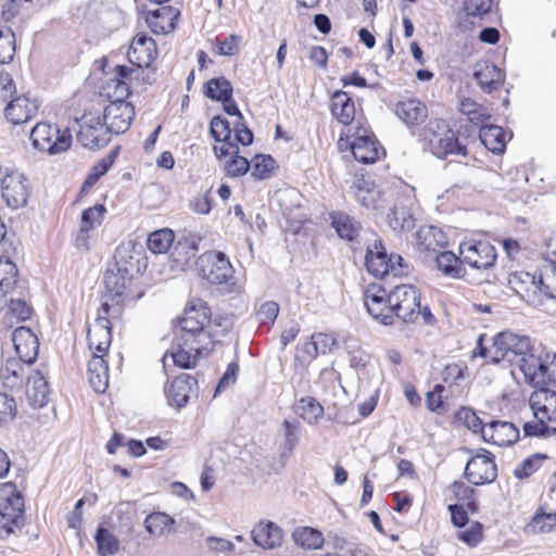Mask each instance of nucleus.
Wrapping results in <instances>:
<instances>
[{
  "mask_svg": "<svg viewBox=\"0 0 556 556\" xmlns=\"http://www.w3.org/2000/svg\"><path fill=\"white\" fill-rule=\"evenodd\" d=\"M417 244L427 251L435 252L443 248L447 241L441 229L433 226H424L416 232Z\"/></svg>",
  "mask_w": 556,
  "mask_h": 556,
  "instance_id": "e433bc0d",
  "label": "nucleus"
},
{
  "mask_svg": "<svg viewBox=\"0 0 556 556\" xmlns=\"http://www.w3.org/2000/svg\"><path fill=\"white\" fill-rule=\"evenodd\" d=\"M479 137L483 146L493 153H501L505 149L506 134L504 129L496 125H482Z\"/></svg>",
  "mask_w": 556,
  "mask_h": 556,
  "instance_id": "c9c22d12",
  "label": "nucleus"
},
{
  "mask_svg": "<svg viewBox=\"0 0 556 556\" xmlns=\"http://www.w3.org/2000/svg\"><path fill=\"white\" fill-rule=\"evenodd\" d=\"M24 498L12 485L4 486L0 498V539H8L24 526Z\"/></svg>",
  "mask_w": 556,
  "mask_h": 556,
  "instance_id": "0eeeda50",
  "label": "nucleus"
},
{
  "mask_svg": "<svg viewBox=\"0 0 556 556\" xmlns=\"http://www.w3.org/2000/svg\"><path fill=\"white\" fill-rule=\"evenodd\" d=\"M251 536L255 545L264 549L278 548L283 543V532L273 521H260L251 531Z\"/></svg>",
  "mask_w": 556,
  "mask_h": 556,
  "instance_id": "a878e982",
  "label": "nucleus"
},
{
  "mask_svg": "<svg viewBox=\"0 0 556 556\" xmlns=\"http://www.w3.org/2000/svg\"><path fill=\"white\" fill-rule=\"evenodd\" d=\"M143 68L144 67H139V66H126V65H118L116 67V78L113 79L111 81V84H109V88H111V86L113 85L114 86V89L116 90V83L118 81H125L128 86H129V83L131 81H142V83H146L148 81V78L144 76V72H143Z\"/></svg>",
  "mask_w": 556,
  "mask_h": 556,
  "instance_id": "864d4df0",
  "label": "nucleus"
},
{
  "mask_svg": "<svg viewBox=\"0 0 556 556\" xmlns=\"http://www.w3.org/2000/svg\"><path fill=\"white\" fill-rule=\"evenodd\" d=\"M204 93L212 100H227L232 96V86L225 77L212 78L206 83Z\"/></svg>",
  "mask_w": 556,
  "mask_h": 556,
  "instance_id": "a18cd8bd",
  "label": "nucleus"
},
{
  "mask_svg": "<svg viewBox=\"0 0 556 556\" xmlns=\"http://www.w3.org/2000/svg\"><path fill=\"white\" fill-rule=\"evenodd\" d=\"M460 111L471 123L479 125L480 127L491 118V113L485 106L470 99L462 101Z\"/></svg>",
  "mask_w": 556,
  "mask_h": 556,
  "instance_id": "49530a36",
  "label": "nucleus"
},
{
  "mask_svg": "<svg viewBox=\"0 0 556 556\" xmlns=\"http://www.w3.org/2000/svg\"><path fill=\"white\" fill-rule=\"evenodd\" d=\"M106 127L98 118L94 124L85 123L77 132V140L88 149H94L108 143Z\"/></svg>",
  "mask_w": 556,
  "mask_h": 556,
  "instance_id": "473e14b6",
  "label": "nucleus"
},
{
  "mask_svg": "<svg viewBox=\"0 0 556 556\" xmlns=\"http://www.w3.org/2000/svg\"><path fill=\"white\" fill-rule=\"evenodd\" d=\"M351 150L354 159L364 164L375 163L381 154H384L383 148L375 136L363 126L356 128Z\"/></svg>",
  "mask_w": 556,
  "mask_h": 556,
  "instance_id": "f3484780",
  "label": "nucleus"
},
{
  "mask_svg": "<svg viewBox=\"0 0 556 556\" xmlns=\"http://www.w3.org/2000/svg\"><path fill=\"white\" fill-rule=\"evenodd\" d=\"M275 161L269 155H256L251 162L252 176L256 179H265L274 168Z\"/></svg>",
  "mask_w": 556,
  "mask_h": 556,
  "instance_id": "052dcab7",
  "label": "nucleus"
},
{
  "mask_svg": "<svg viewBox=\"0 0 556 556\" xmlns=\"http://www.w3.org/2000/svg\"><path fill=\"white\" fill-rule=\"evenodd\" d=\"M205 546L210 552L222 555H230L236 548L233 542L219 536H207Z\"/></svg>",
  "mask_w": 556,
  "mask_h": 556,
  "instance_id": "0e129e2a",
  "label": "nucleus"
},
{
  "mask_svg": "<svg viewBox=\"0 0 556 556\" xmlns=\"http://www.w3.org/2000/svg\"><path fill=\"white\" fill-rule=\"evenodd\" d=\"M556 527V513L535 515L528 528L532 532H548Z\"/></svg>",
  "mask_w": 556,
  "mask_h": 556,
  "instance_id": "e2e57ef3",
  "label": "nucleus"
},
{
  "mask_svg": "<svg viewBox=\"0 0 556 556\" xmlns=\"http://www.w3.org/2000/svg\"><path fill=\"white\" fill-rule=\"evenodd\" d=\"M116 155L117 150H113L109 155L104 156L97 164H94L83 185V189L91 188L103 175H105L110 167L113 165Z\"/></svg>",
  "mask_w": 556,
  "mask_h": 556,
  "instance_id": "8fccbe9b",
  "label": "nucleus"
},
{
  "mask_svg": "<svg viewBox=\"0 0 556 556\" xmlns=\"http://www.w3.org/2000/svg\"><path fill=\"white\" fill-rule=\"evenodd\" d=\"M298 412L309 425L317 424L324 414L323 406L313 397L302 399L298 406Z\"/></svg>",
  "mask_w": 556,
  "mask_h": 556,
  "instance_id": "3c124183",
  "label": "nucleus"
},
{
  "mask_svg": "<svg viewBox=\"0 0 556 556\" xmlns=\"http://www.w3.org/2000/svg\"><path fill=\"white\" fill-rule=\"evenodd\" d=\"M156 55V43L146 34H137L127 52V58L131 65L146 68L150 67Z\"/></svg>",
  "mask_w": 556,
  "mask_h": 556,
  "instance_id": "5701e85b",
  "label": "nucleus"
},
{
  "mask_svg": "<svg viewBox=\"0 0 556 556\" xmlns=\"http://www.w3.org/2000/svg\"><path fill=\"white\" fill-rule=\"evenodd\" d=\"M199 275L210 283L218 286L226 294H240L243 286L235 276L229 258L219 251L201 254L197 261Z\"/></svg>",
  "mask_w": 556,
  "mask_h": 556,
  "instance_id": "f257e3e1",
  "label": "nucleus"
},
{
  "mask_svg": "<svg viewBox=\"0 0 556 556\" xmlns=\"http://www.w3.org/2000/svg\"><path fill=\"white\" fill-rule=\"evenodd\" d=\"M364 186H356L355 198L366 208H379L380 191L369 182L364 181Z\"/></svg>",
  "mask_w": 556,
  "mask_h": 556,
  "instance_id": "09e8293b",
  "label": "nucleus"
},
{
  "mask_svg": "<svg viewBox=\"0 0 556 556\" xmlns=\"http://www.w3.org/2000/svg\"><path fill=\"white\" fill-rule=\"evenodd\" d=\"M438 269L445 276L451 278H462L465 274L462 256H456L451 251H443L435 258Z\"/></svg>",
  "mask_w": 556,
  "mask_h": 556,
  "instance_id": "4c0bfd02",
  "label": "nucleus"
},
{
  "mask_svg": "<svg viewBox=\"0 0 556 556\" xmlns=\"http://www.w3.org/2000/svg\"><path fill=\"white\" fill-rule=\"evenodd\" d=\"M99 554L102 556L115 555L119 549V541L108 529L99 528L96 534Z\"/></svg>",
  "mask_w": 556,
  "mask_h": 556,
  "instance_id": "603ef678",
  "label": "nucleus"
},
{
  "mask_svg": "<svg viewBox=\"0 0 556 556\" xmlns=\"http://www.w3.org/2000/svg\"><path fill=\"white\" fill-rule=\"evenodd\" d=\"M215 156L223 162L225 172L230 177L243 176L250 168L251 163L244 157L239 155V148L237 143H223L222 146H214Z\"/></svg>",
  "mask_w": 556,
  "mask_h": 556,
  "instance_id": "aec40b11",
  "label": "nucleus"
},
{
  "mask_svg": "<svg viewBox=\"0 0 556 556\" xmlns=\"http://www.w3.org/2000/svg\"><path fill=\"white\" fill-rule=\"evenodd\" d=\"M534 290H540L548 298H556V264L542 263L539 266V275L525 274Z\"/></svg>",
  "mask_w": 556,
  "mask_h": 556,
  "instance_id": "cd10ccee",
  "label": "nucleus"
},
{
  "mask_svg": "<svg viewBox=\"0 0 556 556\" xmlns=\"http://www.w3.org/2000/svg\"><path fill=\"white\" fill-rule=\"evenodd\" d=\"M364 303L368 314L378 323L389 326L394 323V309L390 303V292L380 286H369L364 294Z\"/></svg>",
  "mask_w": 556,
  "mask_h": 556,
  "instance_id": "9b49d317",
  "label": "nucleus"
},
{
  "mask_svg": "<svg viewBox=\"0 0 556 556\" xmlns=\"http://www.w3.org/2000/svg\"><path fill=\"white\" fill-rule=\"evenodd\" d=\"M212 350H204L194 342L182 343L181 338L175 337L172 348L163 357L164 367L169 365V362L181 369L193 368L199 358L206 356Z\"/></svg>",
  "mask_w": 556,
  "mask_h": 556,
  "instance_id": "f8f14e48",
  "label": "nucleus"
},
{
  "mask_svg": "<svg viewBox=\"0 0 556 556\" xmlns=\"http://www.w3.org/2000/svg\"><path fill=\"white\" fill-rule=\"evenodd\" d=\"M18 270L8 257H0V305L7 294L14 290L17 283Z\"/></svg>",
  "mask_w": 556,
  "mask_h": 556,
  "instance_id": "58836bf2",
  "label": "nucleus"
},
{
  "mask_svg": "<svg viewBox=\"0 0 556 556\" xmlns=\"http://www.w3.org/2000/svg\"><path fill=\"white\" fill-rule=\"evenodd\" d=\"M15 52V35L10 28L0 29V63L8 64Z\"/></svg>",
  "mask_w": 556,
  "mask_h": 556,
  "instance_id": "13d9d810",
  "label": "nucleus"
},
{
  "mask_svg": "<svg viewBox=\"0 0 556 556\" xmlns=\"http://www.w3.org/2000/svg\"><path fill=\"white\" fill-rule=\"evenodd\" d=\"M197 247L193 243L188 241L178 242L174 248L173 256L175 257V262L180 265H185L189 262L191 257L195 255Z\"/></svg>",
  "mask_w": 556,
  "mask_h": 556,
  "instance_id": "338daca9",
  "label": "nucleus"
},
{
  "mask_svg": "<svg viewBox=\"0 0 556 556\" xmlns=\"http://www.w3.org/2000/svg\"><path fill=\"white\" fill-rule=\"evenodd\" d=\"M175 235L168 228L159 229L151 232L148 237V249L154 254L166 253L173 245Z\"/></svg>",
  "mask_w": 556,
  "mask_h": 556,
  "instance_id": "37998d69",
  "label": "nucleus"
},
{
  "mask_svg": "<svg viewBox=\"0 0 556 556\" xmlns=\"http://www.w3.org/2000/svg\"><path fill=\"white\" fill-rule=\"evenodd\" d=\"M456 538L468 547H476L483 540V526L479 521H472L456 532Z\"/></svg>",
  "mask_w": 556,
  "mask_h": 556,
  "instance_id": "de8ad7c7",
  "label": "nucleus"
},
{
  "mask_svg": "<svg viewBox=\"0 0 556 556\" xmlns=\"http://www.w3.org/2000/svg\"><path fill=\"white\" fill-rule=\"evenodd\" d=\"M459 255L464 264L479 270L491 268L496 261L494 247L483 240H469L460 243Z\"/></svg>",
  "mask_w": 556,
  "mask_h": 556,
  "instance_id": "4468645a",
  "label": "nucleus"
},
{
  "mask_svg": "<svg viewBox=\"0 0 556 556\" xmlns=\"http://www.w3.org/2000/svg\"><path fill=\"white\" fill-rule=\"evenodd\" d=\"M526 382L532 387H542L552 383L556 386V354H546L544 358H529L522 366Z\"/></svg>",
  "mask_w": 556,
  "mask_h": 556,
  "instance_id": "ddd939ff",
  "label": "nucleus"
},
{
  "mask_svg": "<svg viewBox=\"0 0 556 556\" xmlns=\"http://www.w3.org/2000/svg\"><path fill=\"white\" fill-rule=\"evenodd\" d=\"M197 381L190 375L178 376L167 390V400L170 405L178 408L186 406L190 395L194 392Z\"/></svg>",
  "mask_w": 556,
  "mask_h": 556,
  "instance_id": "bb28decb",
  "label": "nucleus"
},
{
  "mask_svg": "<svg viewBox=\"0 0 556 556\" xmlns=\"http://www.w3.org/2000/svg\"><path fill=\"white\" fill-rule=\"evenodd\" d=\"M108 311V304H102L94 323L88 327L87 339L89 350L92 355H106L109 348L111 346V323L106 316Z\"/></svg>",
  "mask_w": 556,
  "mask_h": 556,
  "instance_id": "dca6fc26",
  "label": "nucleus"
},
{
  "mask_svg": "<svg viewBox=\"0 0 556 556\" xmlns=\"http://www.w3.org/2000/svg\"><path fill=\"white\" fill-rule=\"evenodd\" d=\"M179 12L172 7H161L147 14L146 21L155 34H167L175 29V21Z\"/></svg>",
  "mask_w": 556,
  "mask_h": 556,
  "instance_id": "c756f323",
  "label": "nucleus"
},
{
  "mask_svg": "<svg viewBox=\"0 0 556 556\" xmlns=\"http://www.w3.org/2000/svg\"><path fill=\"white\" fill-rule=\"evenodd\" d=\"M467 480L475 485L493 482L497 477V468L494 456L486 450L471 457L465 468Z\"/></svg>",
  "mask_w": 556,
  "mask_h": 556,
  "instance_id": "2eb2a0df",
  "label": "nucleus"
},
{
  "mask_svg": "<svg viewBox=\"0 0 556 556\" xmlns=\"http://www.w3.org/2000/svg\"><path fill=\"white\" fill-rule=\"evenodd\" d=\"M492 363L507 362L518 364L522 371L523 364L529 358H536L530 338L511 331H502L493 338L490 346Z\"/></svg>",
  "mask_w": 556,
  "mask_h": 556,
  "instance_id": "f03ea898",
  "label": "nucleus"
},
{
  "mask_svg": "<svg viewBox=\"0 0 556 556\" xmlns=\"http://www.w3.org/2000/svg\"><path fill=\"white\" fill-rule=\"evenodd\" d=\"M211 136L216 141L215 146H222L223 143H235L231 140V130L227 119L215 116L212 118L210 124Z\"/></svg>",
  "mask_w": 556,
  "mask_h": 556,
  "instance_id": "6e6d98bb",
  "label": "nucleus"
},
{
  "mask_svg": "<svg viewBox=\"0 0 556 556\" xmlns=\"http://www.w3.org/2000/svg\"><path fill=\"white\" fill-rule=\"evenodd\" d=\"M12 341L20 361L24 364H33L39 351L38 338L27 327H18L13 331Z\"/></svg>",
  "mask_w": 556,
  "mask_h": 556,
  "instance_id": "b1692460",
  "label": "nucleus"
},
{
  "mask_svg": "<svg viewBox=\"0 0 556 556\" xmlns=\"http://www.w3.org/2000/svg\"><path fill=\"white\" fill-rule=\"evenodd\" d=\"M210 321V308L204 303L199 302L198 305H192L186 309L175 337L181 338L184 344L194 342L204 350H213L215 341L207 329Z\"/></svg>",
  "mask_w": 556,
  "mask_h": 556,
  "instance_id": "7ed1b4c3",
  "label": "nucleus"
},
{
  "mask_svg": "<svg viewBox=\"0 0 556 556\" xmlns=\"http://www.w3.org/2000/svg\"><path fill=\"white\" fill-rule=\"evenodd\" d=\"M416 203L415 188L407 185L402 186L388 215L389 225L394 231H409L415 227L413 211Z\"/></svg>",
  "mask_w": 556,
  "mask_h": 556,
  "instance_id": "9d476101",
  "label": "nucleus"
},
{
  "mask_svg": "<svg viewBox=\"0 0 556 556\" xmlns=\"http://www.w3.org/2000/svg\"><path fill=\"white\" fill-rule=\"evenodd\" d=\"M395 114L407 126H414L427 118L428 111L427 106L419 100L406 99L396 104Z\"/></svg>",
  "mask_w": 556,
  "mask_h": 556,
  "instance_id": "2f4dec72",
  "label": "nucleus"
},
{
  "mask_svg": "<svg viewBox=\"0 0 556 556\" xmlns=\"http://www.w3.org/2000/svg\"><path fill=\"white\" fill-rule=\"evenodd\" d=\"M529 399L533 416L539 421L556 422V392L538 387Z\"/></svg>",
  "mask_w": 556,
  "mask_h": 556,
  "instance_id": "4be33fe9",
  "label": "nucleus"
},
{
  "mask_svg": "<svg viewBox=\"0 0 556 556\" xmlns=\"http://www.w3.org/2000/svg\"><path fill=\"white\" fill-rule=\"evenodd\" d=\"M117 269L128 277L134 278L147 268V257L141 245L128 242L118 247L115 251Z\"/></svg>",
  "mask_w": 556,
  "mask_h": 556,
  "instance_id": "6ab92c4d",
  "label": "nucleus"
},
{
  "mask_svg": "<svg viewBox=\"0 0 556 556\" xmlns=\"http://www.w3.org/2000/svg\"><path fill=\"white\" fill-rule=\"evenodd\" d=\"M103 281L106 290L113 296H123L127 289L130 288L132 279L117 269L116 273L113 270L106 271Z\"/></svg>",
  "mask_w": 556,
  "mask_h": 556,
  "instance_id": "c03bdc74",
  "label": "nucleus"
},
{
  "mask_svg": "<svg viewBox=\"0 0 556 556\" xmlns=\"http://www.w3.org/2000/svg\"><path fill=\"white\" fill-rule=\"evenodd\" d=\"M106 208L102 204H96L92 207L86 208L81 214L80 230L88 232L90 229L101 225Z\"/></svg>",
  "mask_w": 556,
  "mask_h": 556,
  "instance_id": "4d7b16f0",
  "label": "nucleus"
},
{
  "mask_svg": "<svg viewBox=\"0 0 556 556\" xmlns=\"http://www.w3.org/2000/svg\"><path fill=\"white\" fill-rule=\"evenodd\" d=\"M130 93V86L125 81L116 83V90H114L113 97L115 98L104 109L103 119L106 130L113 134L125 132L135 117V109L129 103L124 101Z\"/></svg>",
  "mask_w": 556,
  "mask_h": 556,
  "instance_id": "39448f33",
  "label": "nucleus"
},
{
  "mask_svg": "<svg viewBox=\"0 0 556 556\" xmlns=\"http://www.w3.org/2000/svg\"><path fill=\"white\" fill-rule=\"evenodd\" d=\"M403 258L400 255L388 257L386 249L380 241H375L367 249L365 265L367 270L376 278H383L390 275L401 277L406 273V266L403 265Z\"/></svg>",
  "mask_w": 556,
  "mask_h": 556,
  "instance_id": "1a4fd4ad",
  "label": "nucleus"
},
{
  "mask_svg": "<svg viewBox=\"0 0 556 556\" xmlns=\"http://www.w3.org/2000/svg\"><path fill=\"white\" fill-rule=\"evenodd\" d=\"M29 194L28 181L22 173H5L2 179V197L9 207L16 210L25 206Z\"/></svg>",
  "mask_w": 556,
  "mask_h": 556,
  "instance_id": "a211bd4d",
  "label": "nucleus"
},
{
  "mask_svg": "<svg viewBox=\"0 0 556 556\" xmlns=\"http://www.w3.org/2000/svg\"><path fill=\"white\" fill-rule=\"evenodd\" d=\"M175 520L165 513H152L144 519V528L147 532L154 536L161 538L167 535L172 531Z\"/></svg>",
  "mask_w": 556,
  "mask_h": 556,
  "instance_id": "ea45409f",
  "label": "nucleus"
},
{
  "mask_svg": "<svg viewBox=\"0 0 556 556\" xmlns=\"http://www.w3.org/2000/svg\"><path fill=\"white\" fill-rule=\"evenodd\" d=\"M29 139L35 150L49 155L67 151L73 141L68 128L60 129L58 125L48 122L37 123L30 130Z\"/></svg>",
  "mask_w": 556,
  "mask_h": 556,
  "instance_id": "20e7f679",
  "label": "nucleus"
},
{
  "mask_svg": "<svg viewBox=\"0 0 556 556\" xmlns=\"http://www.w3.org/2000/svg\"><path fill=\"white\" fill-rule=\"evenodd\" d=\"M429 150L438 157L448 154L466 155L467 150L458 141L457 134L442 119L430 121L425 129Z\"/></svg>",
  "mask_w": 556,
  "mask_h": 556,
  "instance_id": "423d86ee",
  "label": "nucleus"
},
{
  "mask_svg": "<svg viewBox=\"0 0 556 556\" xmlns=\"http://www.w3.org/2000/svg\"><path fill=\"white\" fill-rule=\"evenodd\" d=\"M547 421H531L523 425V432L527 437L549 438L556 434V427L548 426Z\"/></svg>",
  "mask_w": 556,
  "mask_h": 556,
  "instance_id": "680f3d73",
  "label": "nucleus"
},
{
  "mask_svg": "<svg viewBox=\"0 0 556 556\" xmlns=\"http://www.w3.org/2000/svg\"><path fill=\"white\" fill-rule=\"evenodd\" d=\"M331 219L333 228L342 239L352 241L361 230L359 223L348 214L333 213Z\"/></svg>",
  "mask_w": 556,
  "mask_h": 556,
  "instance_id": "a19ab883",
  "label": "nucleus"
},
{
  "mask_svg": "<svg viewBox=\"0 0 556 556\" xmlns=\"http://www.w3.org/2000/svg\"><path fill=\"white\" fill-rule=\"evenodd\" d=\"M26 397L33 407H42L49 400V387L43 375L36 370L27 378Z\"/></svg>",
  "mask_w": 556,
  "mask_h": 556,
  "instance_id": "7c9ffc66",
  "label": "nucleus"
},
{
  "mask_svg": "<svg viewBox=\"0 0 556 556\" xmlns=\"http://www.w3.org/2000/svg\"><path fill=\"white\" fill-rule=\"evenodd\" d=\"M39 109L37 99L26 94L16 96L8 103L4 113L7 118L17 125L23 124L36 116Z\"/></svg>",
  "mask_w": 556,
  "mask_h": 556,
  "instance_id": "393cba45",
  "label": "nucleus"
},
{
  "mask_svg": "<svg viewBox=\"0 0 556 556\" xmlns=\"http://www.w3.org/2000/svg\"><path fill=\"white\" fill-rule=\"evenodd\" d=\"M293 540L296 545L306 549H319L325 543L323 533L309 527L298 528L293 532Z\"/></svg>",
  "mask_w": 556,
  "mask_h": 556,
  "instance_id": "79ce46f5",
  "label": "nucleus"
},
{
  "mask_svg": "<svg viewBox=\"0 0 556 556\" xmlns=\"http://www.w3.org/2000/svg\"><path fill=\"white\" fill-rule=\"evenodd\" d=\"M16 403L13 397H10L5 393H0V424H5L16 415Z\"/></svg>",
  "mask_w": 556,
  "mask_h": 556,
  "instance_id": "69168bd1",
  "label": "nucleus"
},
{
  "mask_svg": "<svg viewBox=\"0 0 556 556\" xmlns=\"http://www.w3.org/2000/svg\"><path fill=\"white\" fill-rule=\"evenodd\" d=\"M279 433L285 439V448L287 451H289L290 453H292L300 440V434H301L300 422L296 419H292V420L286 419L279 429Z\"/></svg>",
  "mask_w": 556,
  "mask_h": 556,
  "instance_id": "5fc2aeb1",
  "label": "nucleus"
},
{
  "mask_svg": "<svg viewBox=\"0 0 556 556\" xmlns=\"http://www.w3.org/2000/svg\"><path fill=\"white\" fill-rule=\"evenodd\" d=\"M394 316L404 323H414L419 316L428 321L432 315L428 307L421 309L420 294L412 285H400L390 292Z\"/></svg>",
  "mask_w": 556,
  "mask_h": 556,
  "instance_id": "6e6552de",
  "label": "nucleus"
},
{
  "mask_svg": "<svg viewBox=\"0 0 556 556\" xmlns=\"http://www.w3.org/2000/svg\"><path fill=\"white\" fill-rule=\"evenodd\" d=\"M331 113L343 125H350L355 117V105L344 91H336L331 97Z\"/></svg>",
  "mask_w": 556,
  "mask_h": 556,
  "instance_id": "72a5a7b5",
  "label": "nucleus"
},
{
  "mask_svg": "<svg viewBox=\"0 0 556 556\" xmlns=\"http://www.w3.org/2000/svg\"><path fill=\"white\" fill-rule=\"evenodd\" d=\"M104 356L94 354L88 363V381L97 393H104L109 387V366Z\"/></svg>",
  "mask_w": 556,
  "mask_h": 556,
  "instance_id": "c85d7f7f",
  "label": "nucleus"
},
{
  "mask_svg": "<svg viewBox=\"0 0 556 556\" xmlns=\"http://www.w3.org/2000/svg\"><path fill=\"white\" fill-rule=\"evenodd\" d=\"M473 76L481 88L488 92L497 89L503 83L501 70L496 65L488 62L478 64Z\"/></svg>",
  "mask_w": 556,
  "mask_h": 556,
  "instance_id": "f704fd0d",
  "label": "nucleus"
},
{
  "mask_svg": "<svg viewBox=\"0 0 556 556\" xmlns=\"http://www.w3.org/2000/svg\"><path fill=\"white\" fill-rule=\"evenodd\" d=\"M481 437L497 446H509L519 439V429L509 421L492 420L481 427Z\"/></svg>",
  "mask_w": 556,
  "mask_h": 556,
  "instance_id": "412c9836",
  "label": "nucleus"
},
{
  "mask_svg": "<svg viewBox=\"0 0 556 556\" xmlns=\"http://www.w3.org/2000/svg\"><path fill=\"white\" fill-rule=\"evenodd\" d=\"M9 309L20 320L28 319L33 312L31 306L24 299H11Z\"/></svg>",
  "mask_w": 556,
  "mask_h": 556,
  "instance_id": "774afa93",
  "label": "nucleus"
},
{
  "mask_svg": "<svg viewBox=\"0 0 556 556\" xmlns=\"http://www.w3.org/2000/svg\"><path fill=\"white\" fill-rule=\"evenodd\" d=\"M547 458L545 454H534L522 460L514 469V475L518 479H525L535 472Z\"/></svg>",
  "mask_w": 556,
  "mask_h": 556,
  "instance_id": "bf43d9fd",
  "label": "nucleus"
}]
</instances>
